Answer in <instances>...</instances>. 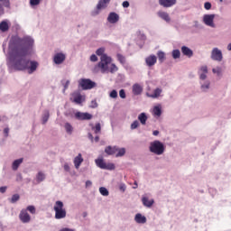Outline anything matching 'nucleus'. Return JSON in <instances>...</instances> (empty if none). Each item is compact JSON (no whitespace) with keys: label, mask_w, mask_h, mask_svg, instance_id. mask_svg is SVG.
Returning <instances> with one entry per match:
<instances>
[{"label":"nucleus","mask_w":231,"mask_h":231,"mask_svg":"<svg viewBox=\"0 0 231 231\" xmlns=\"http://www.w3.org/2000/svg\"><path fill=\"white\" fill-rule=\"evenodd\" d=\"M44 180H46V173L43 171H39L36 174V181L37 183H42V181H44Z\"/></svg>","instance_id":"obj_31"},{"label":"nucleus","mask_w":231,"mask_h":231,"mask_svg":"<svg viewBox=\"0 0 231 231\" xmlns=\"http://www.w3.org/2000/svg\"><path fill=\"white\" fill-rule=\"evenodd\" d=\"M204 8L205 10H210L212 8V4H210V2H206L204 4Z\"/></svg>","instance_id":"obj_48"},{"label":"nucleus","mask_w":231,"mask_h":231,"mask_svg":"<svg viewBox=\"0 0 231 231\" xmlns=\"http://www.w3.org/2000/svg\"><path fill=\"white\" fill-rule=\"evenodd\" d=\"M106 21L110 23V24H116L120 21V15L115 12L109 13Z\"/></svg>","instance_id":"obj_17"},{"label":"nucleus","mask_w":231,"mask_h":231,"mask_svg":"<svg viewBox=\"0 0 231 231\" xmlns=\"http://www.w3.org/2000/svg\"><path fill=\"white\" fill-rule=\"evenodd\" d=\"M50 120V110H44L42 116V124L44 125Z\"/></svg>","instance_id":"obj_30"},{"label":"nucleus","mask_w":231,"mask_h":231,"mask_svg":"<svg viewBox=\"0 0 231 231\" xmlns=\"http://www.w3.org/2000/svg\"><path fill=\"white\" fill-rule=\"evenodd\" d=\"M53 62L57 66H60V64H64V61L66 60V53L64 52H57L53 56Z\"/></svg>","instance_id":"obj_13"},{"label":"nucleus","mask_w":231,"mask_h":231,"mask_svg":"<svg viewBox=\"0 0 231 231\" xmlns=\"http://www.w3.org/2000/svg\"><path fill=\"white\" fill-rule=\"evenodd\" d=\"M119 97H120V98H125V97H126V95H125V90L121 89V90L119 91Z\"/></svg>","instance_id":"obj_51"},{"label":"nucleus","mask_w":231,"mask_h":231,"mask_svg":"<svg viewBox=\"0 0 231 231\" xmlns=\"http://www.w3.org/2000/svg\"><path fill=\"white\" fill-rule=\"evenodd\" d=\"M88 138H89V140H91V142H93V134H88Z\"/></svg>","instance_id":"obj_63"},{"label":"nucleus","mask_w":231,"mask_h":231,"mask_svg":"<svg viewBox=\"0 0 231 231\" xmlns=\"http://www.w3.org/2000/svg\"><path fill=\"white\" fill-rule=\"evenodd\" d=\"M165 144L159 140L151 142L149 145L150 152L155 154V156H162V154H165Z\"/></svg>","instance_id":"obj_5"},{"label":"nucleus","mask_w":231,"mask_h":231,"mask_svg":"<svg viewBox=\"0 0 231 231\" xmlns=\"http://www.w3.org/2000/svg\"><path fill=\"white\" fill-rule=\"evenodd\" d=\"M74 118H76V120H80V121L91 120V118H93V115H91L88 112L77 111L74 113Z\"/></svg>","instance_id":"obj_12"},{"label":"nucleus","mask_w":231,"mask_h":231,"mask_svg":"<svg viewBox=\"0 0 231 231\" xmlns=\"http://www.w3.org/2000/svg\"><path fill=\"white\" fill-rule=\"evenodd\" d=\"M152 114L155 118H160L162 116V105L153 106Z\"/></svg>","instance_id":"obj_27"},{"label":"nucleus","mask_w":231,"mask_h":231,"mask_svg":"<svg viewBox=\"0 0 231 231\" xmlns=\"http://www.w3.org/2000/svg\"><path fill=\"white\" fill-rule=\"evenodd\" d=\"M90 60H91V62H97V60H98V57H97V55H95V54H92L90 56Z\"/></svg>","instance_id":"obj_52"},{"label":"nucleus","mask_w":231,"mask_h":231,"mask_svg":"<svg viewBox=\"0 0 231 231\" xmlns=\"http://www.w3.org/2000/svg\"><path fill=\"white\" fill-rule=\"evenodd\" d=\"M152 134H153V136H158V134H160V131L154 130V131L152 132Z\"/></svg>","instance_id":"obj_60"},{"label":"nucleus","mask_w":231,"mask_h":231,"mask_svg":"<svg viewBox=\"0 0 231 231\" xmlns=\"http://www.w3.org/2000/svg\"><path fill=\"white\" fill-rule=\"evenodd\" d=\"M72 100L75 102V104H82L86 100V97L80 94L79 91H74L71 94Z\"/></svg>","instance_id":"obj_15"},{"label":"nucleus","mask_w":231,"mask_h":231,"mask_svg":"<svg viewBox=\"0 0 231 231\" xmlns=\"http://www.w3.org/2000/svg\"><path fill=\"white\" fill-rule=\"evenodd\" d=\"M84 162V158H82V153H79L78 156L74 158L73 163L75 169H80V165Z\"/></svg>","instance_id":"obj_23"},{"label":"nucleus","mask_w":231,"mask_h":231,"mask_svg":"<svg viewBox=\"0 0 231 231\" xmlns=\"http://www.w3.org/2000/svg\"><path fill=\"white\" fill-rule=\"evenodd\" d=\"M126 150L125 148H120L117 146V150L116 152V158H122L123 156H125Z\"/></svg>","instance_id":"obj_32"},{"label":"nucleus","mask_w":231,"mask_h":231,"mask_svg":"<svg viewBox=\"0 0 231 231\" xmlns=\"http://www.w3.org/2000/svg\"><path fill=\"white\" fill-rule=\"evenodd\" d=\"M137 120L142 125H145L147 124V120H149V117L145 112H143L138 115Z\"/></svg>","instance_id":"obj_26"},{"label":"nucleus","mask_w":231,"mask_h":231,"mask_svg":"<svg viewBox=\"0 0 231 231\" xmlns=\"http://www.w3.org/2000/svg\"><path fill=\"white\" fill-rule=\"evenodd\" d=\"M180 50L181 53L185 55V57L190 58L192 55H194V51H192V50L187 46H182Z\"/></svg>","instance_id":"obj_28"},{"label":"nucleus","mask_w":231,"mask_h":231,"mask_svg":"<svg viewBox=\"0 0 231 231\" xmlns=\"http://www.w3.org/2000/svg\"><path fill=\"white\" fill-rule=\"evenodd\" d=\"M29 3L32 8H35V6H39L41 5V0H30Z\"/></svg>","instance_id":"obj_42"},{"label":"nucleus","mask_w":231,"mask_h":231,"mask_svg":"<svg viewBox=\"0 0 231 231\" xmlns=\"http://www.w3.org/2000/svg\"><path fill=\"white\" fill-rule=\"evenodd\" d=\"M99 193L101 194V196H105V197L109 196V190H107L106 187H100Z\"/></svg>","instance_id":"obj_40"},{"label":"nucleus","mask_w":231,"mask_h":231,"mask_svg":"<svg viewBox=\"0 0 231 231\" xmlns=\"http://www.w3.org/2000/svg\"><path fill=\"white\" fill-rule=\"evenodd\" d=\"M63 169L66 172H69V171H71L69 164H68L67 162L63 165Z\"/></svg>","instance_id":"obj_49"},{"label":"nucleus","mask_w":231,"mask_h":231,"mask_svg":"<svg viewBox=\"0 0 231 231\" xmlns=\"http://www.w3.org/2000/svg\"><path fill=\"white\" fill-rule=\"evenodd\" d=\"M6 189H8V187H6V186H2V187H0V192H1V194H5V192H6Z\"/></svg>","instance_id":"obj_54"},{"label":"nucleus","mask_w":231,"mask_h":231,"mask_svg":"<svg viewBox=\"0 0 231 231\" xmlns=\"http://www.w3.org/2000/svg\"><path fill=\"white\" fill-rule=\"evenodd\" d=\"M134 221H135L137 225H145V223H147V217L142 215V213H136Z\"/></svg>","instance_id":"obj_19"},{"label":"nucleus","mask_w":231,"mask_h":231,"mask_svg":"<svg viewBox=\"0 0 231 231\" xmlns=\"http://www.w3.org/2000/svg\"><path fill=\"white\" fill-rule=\"evenodd\" d=\"M158 17L160 19H162V21H165V23H171V16L169 15V13L165 11H159L157 13Z\"/></svg>","instance_id":"obj_24"},{"label":"nucleus","mask_w":231,"mask_h":231,"mask_svg":"<svg viewBox=\"0 0 231 231\" xmlns=\"http://www.w3.org/2000/svg\"><path fill=\"white\" fill-rule=\"evenodd\" d=\"M123 8H129V2L128 1H124L122 3Z\"/></svg>","instance_id":"obj_55"},{"label":"nucleus","mask_w":231,"mask_h":231,"mask_svg":"<svg viewBox=\"0 0 231 231\" xmlns=\"http://www.w3.org/2000/svg\"><path fill=\"white\" fill-rule=\"evenodd\" d=\"M60 231H75V229L65 227V228L60 229Z\"/></svg>","instance_id":"obj_58"},{"label":"nucleus","mask_w":231,"mask_h":231,"mask_svg":"<svg viewBox=\"0 0 231 231\" xmlns=\"http://www.w3.org/2000/svg\"><path fill=\"white\" fill-rule=\"evenodd\" d=\"M21 199V196L19 194H14L12 196V198L9 199L10 203H17Z\"/></svg>","instance_id":"obj_41"},{"label":"nucleus","mask_w":231,"mask_h":231,"mask_svg":"<svg viewBox=\"0 0 231 231\" xmlns=\"http://www.w3.org/2000/svg\"><path fill=\"white\" fill-rule=\"evenodd\" d=\"M5 15V4H0V16Z\"/></svg>","instance_id":"obj_50"},{"label":"nucleus","mask_w":231,"mask_h":231,"mask_svg":"<svg viewBox=\"0 0 231 231\" xmlns=\"http://www.w3.org/2000/svg\"><path fill=\"white\" fill-rule=\"evenodd\" d=\"M35 41L30 36L23 38L18 35L12 36L9 42V60L15 69L24 71L27 69L29 75L35 73L39 68V62L30 60L26 57L35 55Z\"/></svg>","instance_id":"obj_1"},{"label":"nucleus","mask_w":231,"mask_h":231,"mask_svg":"<svg viewBox=\"0 0 231 231\" xmlns=\"http://www.w3.org/2000/svg\"><path fill=\"white\" fill-rule=\"evenodd\" d=\"M171 57L172 59L176 60V59H180V57H181V52L180 51V50L176 49L173 50L171 51Z\"/></svg>","instance_id":"obj_37"},{"label":"nucleus","mask_w":231,"mask_h":231,"mask_svg":"<svg viewBox=\"0 0 231 231\" xmlns=\"http://www.w3.org/2000/svg\"><path fill=\"white\" fill-rule=\"evenodd\" d=\"M139 126H140V121L134 120V121L132 122V124L130 125V129H131V131H134V129H138Z\"/></svg>","instance_id":"obj_39"},{"label":"nucleus","mask_w":231,"mask_h":231,"mask_svg":"<svg viewBox=\"0 0 231 231\" xmlns=\"http://www.w3.org/2000/svg\"><path fill=\"white\" fill-rule=\"evenodd\" d=\"M141 201L146 208H152V205H154V199H150L149 194L143 195Z\"/></svg>","instance_id":"obj_14"},{"label":"nucleus","mask_w":231,"mask_h":231,"mask_svg":"<svg viewBox=\"0 0 231 231\" xmlns=\"http://www.w3.org/2000/svg\"><path fill=\"white\" fill-rule=\"evenodd\" d=\"M110 98H118V92L114 89L109 93Z\"/></svg>","instance_id":"obj_45"},{"label":"nucleus","mask_w":231,"mask_h":231,"mask_svg":"<svg viewBox=\"0 0 231 231\" xmlns=\"http://www.w3.org/2000/svg\"><path fill=\"white\" fill-rule=\"evenodd\" d=\"M120 190H122L123 192H125V184H121L120 187H119Z\"/></svg>","instance_id":"obj_57"},{"label":"nucleus","mask_w":231,"mask_h":231,"mask_svg":"<svg viewBox=\"0 0 231 231\" xmlns=\"http://www.w3.org/2000/svg\"><path fill=\"white\" fill-rule=\"evenodd\" d=\"M109 3H111V0H98L96 8L91 11L90 15L92 17H97V15H100L102 10H106V8L109 6Z\"/></svg>","instance_id":"obj_7"},{"label":"nucleus","mask_w":231,"mask_h":231,"mask_svg":"<svg viewBox=\"0 0 231 231\" xmlns=\"http://www.w3.org/2000/svg\"><path fill=\"white\" fill-rule=\"evenodd\" d=\"M10 26H12L10 20L2 21L0 23V32H3V33L8 32L10 30Z\"/></svg>","instance_id":"obj_22"},{"label":"nucleus","mask_w":231,"mask_h":231,"mask_svg":"<svg viewBox=\"0 0 231 231\" xmlns=\"http://www.w3.org/2000/svg\"><path fill=\"white\" fill-rule=\"evenodd\" d=\"M93 186V182L91 180H87L85 183L86 189H89V187Z\"/></svg>","instance_id":"obj_53"},{"label":"nucleus","mask_w":231,"mask_h":231,"mask_svg":"<svg viewBox=\"0 0 231 231\" xmlns=\"http://www.w3.org/2000/svg\"><path fill=\"white\" fill-rule=\"evenodd\" d=\"M227 51H231V42H229L226 46Z\"/></svg>","instance_id":"obj_61"},{"label":"nucleus","mask_w":231,"mask_h":231,"mask_svg":"<svg viewBox=\"0 0 231 231\" xmlns=\"http://www.w3.org/2000/svg\"><path fill=\"white\" fill-rule=\"evenodd\" d=\"M210 59L212 60H216L217 62H221L223 60V51L217 47L213 48L211 51Z\"/></svg>","instance_id":"obj_11"},{"label":"nucleus","mask_w":231,"mask_h":231,"mask_svg":"<svg viewBox=\"0 0 231 231\" xmlns=\"http://www.w3.org/2000/svg\"><path fill=\"white\" fill-rule=\"evenodd\" d=\"M116 57L117 60H119L121 64H125V57H124V55L117 54Z\"/></svg>","instance_id":"obj_43"},{"label":"nucleus","mask_w":231,"mask_h":231,"mask_svg":"<svg viewBox=\"0 0 231 231\" xmlns=\"http://www.w3.org/2000/svg\"><path fill=\"white\" fill-rule=\"evenodd\" d=\"M96 54L102 59L104 56L108 57L107 54H106V49L105 48H99L97 50Z\"/></svg>","instance_id":"obj_34"},{"label":"nucleus","mask_w":231,"mask_h":231,"mask_svg":"<svg viewBox=\"0 0 231 231\" xmlns=\"http://www.w3.org/2000/svg\"><path fill=\"white\" fill-rule=\"evenodd\" d=\"M133 189H138V182L134 181Z\"/></svg>","instance_id":"obj_62"},{"label":"nucleus","mask_w":231,"mask_h":231,"mask_svg":"<svg viewBox=\"0 0 231 231\" xmlns=\"http://www.w3.org/2000/svg\"><path fill=\"white\" fill-rule=\"evenodd\" d=\"M53 210L55 212V219H64L67 216L66 208H64V202L60 200L55 202Z\"/></svg>","instance_id":"obj_6"},{"label":"nucleus","mask_w":231,"mask_h":231,"mask_svg":"<svg viewBox=\"0 0 231 231\" xmlns=\"http://www.w3.org/2000/svg\"><path fill=\"white\" fill-rule=\"evenodd\" d=\"M162 93H163V88H162L161 87H158L155 89H153L151 94L147 93L146 96L149 98H160V97H162Z\"/></svg>","instance_id":"obj_16"},{"label":"nucleus","mask_w":231,"mask_h":231,"mask_svg":"<svg viewBox=\"0 0 231 231\" xmlns=\"http://www.w3.org/2000/svg\"><path fill=\"white\" fill-rule=\"evenodd\" d=\"M193 24H194V28H199V26H201V24H199V22L198 21H194Z\"/></svg>","instance_id":"obj_56"},{"label":"nucleus","mask_w":231,"mask_h":231,"mask_svg":"<svg viewBox=\"0 0 231 231\" xmlns=\"http://www.w3.org/2000/svg\"><path fill=\"white\" fill-rule=\"evenodd\" d=\"M21 163H23V159H18V160L14 161V162L12 164L13 171H17V169H19V166L21 165Z\"/></svg>","instance_id":"obj_33"},{"label":"nucleus","mask_w":231,"mask_h":231,"mask_svg":"<svg viewBox=\"0 0 231 231\" xmlns=\"http://www.w3.org/2000/svg\"><path fill=\"white\" fill-rule=\"evenodd\" d=\"M178 3V0H159V5L163 8H171Z\"/></svg>","instance_id":"obj_21"},{"label":"nucleus","mask_w":231,"mask_h":231,"mask_svg":"<svg viewBox=\"0 0 231 231\" xmlns=\"http://www.w3.org/2000/svg\"><path fill=\"white\" fill-rule=\"evenodd\" d=\"M95 163L97 167L105 171H115L116 169L115 163H106L104 159H96Z\"/></svg>","instance_id":"obj_9"},{"label":"nucleus","mask_w":231,"mask_h":231,"mask_svg":"<svg viewBox=\"0 0 231 231\" xmlns=\"http://www.w3.org/2000/svg\"><path fill=\"white\" fill-rule=\"evenodd\" d=\"M64 129H65V132L67 133V134H73V132L75 131V128L73 127V125L69 123V122H66L64 123V125H63Z\"/></svg>","instance_id":"obj_29"},{"label":"nucleus","mask_w":231,"mask_h":231,"mask_svg":"<svg viewBox=\"0 0 231 231\" xmlns=\"http://www.w3.org/2000/svg\"><path fill=\"white\" fill-rule=\"evenodd\" d=\"M116 151H117V146L116 145H115V146L109 145V146H106L105 148V152L108 156H113V155L116 154Z\"/></svg>","instance_id":"obj_25"},{"label":"nucleus","mask_w":231,"mask_h":231,"mask_svg":"<svg viewBox=\"0 0 231 231\" xmlns=\"http://www.w3.org/2000/svg\"><path fill=\"white\" fill-rule=\"evenodd\" d=\"M0 5H4L5 8H10V0H0Z\"/></svg>","instance_id":"obj_44"},{"label":"nucleus","mask_w":231,"mask_h":231,"mask_svg":"<svg viewBox=\"0 0 231 231\" xmlns=\"http://www.w3.org/2000/svg\"><path fill=\"white\" fill-rule=\"evenodd\" d=\"M95 71L99 69L100 73L107 74V73H116L118 71V67L116 64L113 63V59L110 56H103L100 58V61L97 63Z\"/></svg>","instance_id":"obj_2"},{"label":"nucleus","mask_w":231,"mask_h":231,"mask_svg":"<svg viewBox=\"0 0 231 231\" xmlns=\"http://www.w3.org/2000/svg\"><path fill=\"white\" fill-rule=\"evenodd\" d=\"M198 73L201 93H208L212 88V83L208 79V67L206 65L200 67Z\"/></svg>","instance_id":"obj_3"},{"label":"nucleus","mask_w":231,"mask_h":231,"mask_svg":"<svg viewBox=\"0 0 231 231\" xmlns=\"http://www.w3.org/2000/svg\"><path fill=\"white\" fill-rule=\"evenodd\" d=\"M157 57L159 59V61L161 62H164L165 61V52H163V51H159L157 52Z\"/></svg>","instance_id":"obj_38"},{"label":"nucleus","mask_w":231,"mask_h":231,"mask_svg":"<svg viewBox=\"0 0 231 231\" xmlns=\"http://www.w3.org/2000/svg\"><path fill=\"white\" fill-rule=\"evenodd\" d=\"M92 129H94L96 134H97V133H100L102 127L100 126V123L96 124V127H92Z\"/></svg>","instance_id":"obj_46"},{"label":"nucleus","mask_w":231,"mask_h":231,"mask_svg":"<svg viewBox=\"0 0 231 231\" xmlns=\"http://www.w3.org/2000/svg\"><path fill=\"white\" fill-rule=\"evenodd\" d=\"M89 107H91V109H97V107H98V103H97V100H92Z\"/></svg>","instance_id":"obj_47"},{"label":"nucleus","mask_w":231,"mask_h":231,"mask_svg":"<svg viewBox=\"0 0 231 231\" xmlns=\"http://www.w3.org/2000/svg\"><path fill=\"white\" fill-rule=\"evenodd\" d=\"M79 88H81L83 91H87L88 89H93L97 86V83L92 81L89 79H80L78 81Z\"/></svg>","instance_id":"obj_8"},{"label":"nucleus","mask_w":231,"mask_h":231,"mask_svg":"<svg viewBox=\"0 0 231 231\" xmlns=\"http://www.w3.org/2000/svg\"><path fill=\"white\" fill-rule=\"evenodd\" d=\"M61 84L63 86V93H65L66 89L69 88V84H71V81L69 79H62Z\"/></svg>","instance_id":"obj_36"},{"label":"nucleus","mask_w":231,"mask_h":231,"mask_svg":"<svg viewBox=\"0 0 231 231\" xmlns=\"http://www.w3.org/2000/svg\"><path fill=\"white\" fill-rule=\"evenodd\" d=\"M212 73H214V75H217V77H221V75H223V69H221V67L213 68Z\"/></svg>","instance_id":"obj_35"},{"label":"nucleus","mask_w":231,"mask_h":231,"mask_svg":"<svg viewBox=\"0 0 231 231\" xmlns=\"http://www.w3.org/2000/svg\"><path fill=\"white\" fill-rule=\"evenodd\" d=\"M216 19V14H204L202 17V22L206 26L209 28H216V23L214 20Z\"/></svg>","instance_id":"obj_10"},{"label":"nucleus","mask_w":231,"mask_h":231,"mask_svg":"<svg viewBox=\"0 0 231 231\" xmlns=\"http://www.w3.org/2000/svg\"><path fill=\"white\" fill-rule=\"evenodd\" d=\"M30 212V213H28ZM30 214L35 215L37 214V208L33 205L27 206L25 208H23L19 213V219L24 225L30 223L32 221V216Z\"/></svg>","instance_id":"obj_4"},{"label":"nucleus","mask_w":231,"mask_h":231,"mask_svg":"<svg viewBox=\"0 0 231 231\" xmlns=\"http://www.w3.org/2000/svg\"><path fill=\"white\" fill-rule=\"evenodd\" d=\"M82 217H88V212H83Z\"/></svg>","instance_id":"obj_64"},{"label":"nucleus","mask_w":231,"mask_h":231,"mask_svg":"<svg viewBox=\"0 0 231 231\" xmlns=\"http://www.w3.org/2000/svg\"><path fill=\"white\" fill-rule=\"evenodd\" d=\"M132 93L135 97H138V95H141L143 93V87L140 85L139 83H135L132 86Z\"/></svg>","instance_id":"obj_20"},{"label":"nucleus","mask_w":231,"mask_h":231,"mask_svg":"<svg viewBox=\"0 0 231 231\" xmlns=\"http://www.w3.org/2000/svg\"><path fill=\"white\" fill-rule=\"evenodd\" d=\"M156 62H158V58L154 54H151L145 58V64L148 68H152Z\"/></svg>","instance_id":"obj_18"},{"label":"nucleus","mask_w":231,"mask_h":231,"mask_svg":"<svg viewBox=\"0 0 231 231\" xmlns=\"http://www.w3.org/2000/svg\"><path fill=\"white\" fill-rule=\"evenodd\" d=\"M4 133L5 134V136H8V133H10V129L9 128H5Z\"/></svg>","instance_id":"obj_59"}]
</instances>
